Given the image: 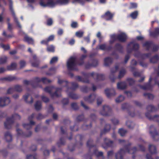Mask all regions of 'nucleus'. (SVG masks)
<instances>
[{
	"label": "nucleus",
	"mask_w": 159,
	"mask_h": 159,
	"mask_svg": "<svg viewBox=\"0 0 159 159\" xmlns=\"http://www.w3.org/2000/svg\"><path fill=\"white\" fill-rule=\"evenodd\" d=\"M0 46L5 50H7L9 48V47L8 45H5L3 44H1L0 45Z\"/></svg>",
	"instance_id": "2f4dec72"
},
{
	"label": "nucleus",
	"mask_w": 159,
	"mask_h": 159,
	"mask_svg": "<svg viewBox=\"0 0 159 159\" xmlns=\"http://www.w3.org/2000/svg\"><path fill=\"white\" fill-rule=\"evenodd\" d=\"M17 132L18 134H20L22 133V131L19 129H17Z\"/></svg>",
	"instance_id": "052dcab7"
},
{
	"label": "nucleus",
	"mask_w": 159,
	"mask_h": 159,
	"mask_svg": "<svg viewBox=\"0 0 159 159\" xmlns=\"http://www.w3.org/2000/svg\"><path fill=\"white\" fill-rule=\"evenodd\" d=\"M68 2V0H59L57 1V3L61 4H65L67 3Z\"/></svg>",
	"instance_id": "393cba45"
},
{
	"label": "nucleus",
	"mask_w": 159,
	"mask_h": 159,
	"mask_svg": "<svg viewBox=\"0 0 159 159\" xmlns=\"http://www.w3.org/2000/svg\"><path fill=\"white\" fill-rule=\"evenodd\" d=\"M40 81H42V82L45 83H49L51 82V80L45 77L42 78Z\"/></svg>",
	"instance_id": "a878e982"
},
{
	"label": "nucleus",
	"mask_w": 159,
	"mask_h": 159,
	"mask_svg": "<svg viewBox=\"0 0 159 159\" xmlns=\"http://www.w3.org/2000/svg\"><path fill=\"white\" fill-rule=\"evenodd\" d=\"M117 39L120 41L123 42L126 39L127 36L125 33L123 32L120 33L119 35L113 34L111 36L110 43H112L115 40Z\"/></svg>",
	"instance_id": "7ed1b4c3"
},
{
	"label": "nucleus",
	"mask_w": 159,
	"mask_h": 159,
	"mask_svg": "<svg viewBox=\"0 0 159 159\" xmlns=\"http://www.w3.org/2000/svg\"><path fill=\"white\" fill-rule=\"evenodd\" d=\"M113 16V14L111 13L109 11H107L106 13L104 16L105 19L107 20H109L111 19L112 18Z\"/></svg>",
	"instance_id": "9d476101"
},
{
	"label": "nucleus",
	"mask_w": 159,
	"mask_h": 159,
	"mask_svg": "<svg viewBox=\"0 0 159 159\" xmlns=\"http://www.w3.org/2000/svg\"><path fill=\"white\" fill-rule=\"evenodd\" d=\"M55 47L52 45L48 46L47 47L48 51L51 52H53L54 51Z\"/></svg>",
	"instance_id": "dca6fc26"
},
{
	"label": "nucleus",
	"mask_w": 159,
	"mask_h": 159,
	"mask_svg": "<svg viewBox=\"0 0 159 159\" xmlns=\"http://www.w3.org/2000/svg\"><path fill=\"white\" fill-rule=\"evenodd\" d=\"M23 99L26 102L31 103L33 102L32 97L29 95L26 94L23 97Z\"/></svg>",
	"instance_id": "0eeeda50"
},
{
	"label": "nucleus",
	"mask_w": 159,
	"mask_h": 159,
	"mask_svg": "<svg viewBox=\"0 0 159 159\" xmlns=\"http://www.w3.org/2000/svg\"><path fill=\"white\" fill-rule=\"evenodd\" d=\"M84 32L82 31H77L75 33V35L79 38H81L82 37Z\"/></svg>",
	"instance_id": "4be33fe9"
},
{
	"label": "nucleus",
	"mask_w": 159,
	"mask_h": 159,
	"mask_svg": "<svg viewBox=\"0 0 159 159\" xmlns=\"http://www.w3.org/2000/svg\"><path fill=\"white\" fill-rule=\"evenodd\" d=\"M112 121L113 123L115 124V125H117L119 123V121L117 119H114L112 120Z\"/></svg>",
	"instance_id": "49530a36"
},
{
	"label": "nucleus",
	"mask_w": 159,
	"mask_h": 159,
	"mask_svg": "<svg viewBox=\"0 0 159 159\" xmlns=\"http://www.w3.org/2000/svg\"><path fill=\"white\" fill-rule=\"evenodd\" d=\"M63 33V31L62 29H59L58 31V34L59 35H61Z\"/></svg>",
	"instance_id": "3c124183"
},
{
	"label": "nucleus",
	"mask_w": 159,
	"mask_h": 159,
	"mask_svg": "<svg viewBox=\"0 0 159 159\" xmlns=\"http://www.w3.org/2000/svg\"><path fill=\"white\" fill-rule=\"evenodd\" d=\"M136 150L134 148L130 149L128 147L125 148L124 149H121L116 155V159H123V155L126 152H128L130 154L134 153Z\"/></svg>",
	"instance_id": "f257e3e1"
},
{
	"label": "nucleus",
	"mask_w": 159,
	"mask_h": 159,
	"mask_svg": "<svg viewBox=\"0 0 159 159\" xmlns=\"http://www.w3.org/2000/svg\"><path fill=\"white\" fill-rule=\"evenodd\" d=\"M101 33L100 32H98L97 35V37L99 38L100 39L101 38Z\"/></svg>",
	"instance_id": "69168bd1"
},
{
	"label": "nucleus",
	"mask_w": 159,
	"mask_h": 159,
	"mask_svg": "<svg viewBox=\"0 0 159 159\" xmlns=\"http://www.w3.org/2000/svg\"><path fill=\"white\" fill-rule=\"evenodd\" d=\"M96 154L98 156H102L103 153L101 152L96 151L95 152Z\"/></svg>",
	"instance_id": "a18cd8bd"
},
{
	"label": "nucleus",
	"mask_w": 159,
	"mask_h": 159,
	"mask_svg": "<svg viewBox=\"0 0 159 159\" xmlns=\"http://www.w3.org/2000/svg\"><path fill=\"white\" fill-rule=\"evenodd\" d=\"M102 102V98H99L98 99H97V104L99 105L101 104Z\"/></svg>",
	"instance_id": "79ce46f5"
},
{
	"label": "nucleus",
	"mask_w": 159,
	"mask_h": 159,
	"mask_svg": "<svg viewBox=\"0 0 159 159\" xmlns=\"http://www.w3.org/2000/svg\"><path fill=\"white\" fill-rule=\"evenodd\" d=\"M40 4L43 7H53L55 5L56 2L53 0H40Z\"/></svg>",
	"instance_id": "20e7f679"
},
{
	"label": "nucleus",
	"mask_w": 159,
	"mask_h": 159,
	"mask_svg": "<svg viewBox=\"0 0 159 159\" xmlns=\"http://www.w3.org/2000/svg\"><path fill=\"white\" fill-rule=\"evenodd\" d=\"M13 17H14V20L15 21V22H16V23L17 24V26L19 28H20V29L21 28V25H20V23L18 22L16 17L15 16V15L13 13Z\"/></svg>",
	"instance_id": "cd10ccee"
},
{
	"label": "nucleus",
	"mask_w": 159,
	"mask_h": 159,
	"mask_svg": "<svg viewBox=\"0 0 159 159\" xmlns=\"http://www.w3.org/2000/svg\"><path fill=\"white\" fill-rule=\"evenodd\" d=\"M118 67L117 66H116L115 67L113 68L111 70V74H113V73L116 72L118 70Z\"/></svg>",
	"instance_id": "e433bc0d"
},
{
	"label": "nucleus",
	"mask_w": 159,
	"mask_h": 159,
	"mask_svg": "<svg viewBox=\"0 0 159 159\" xmlns=\"http://www.w3.org/2000/svg\"><path fill=\"white\" fill-rule=\"evenodd\" d=\"M10 102V100L8 98H0V107H2L8 104Z\"/></svg>",
	"instance_id": "423d86ee"
},
{
	"label": "nucleus",
	"mask_w": 159,
	"mask_h": 159,
	"mask_svg": "<svg viewBox=\"0 0 159 159\" xmlns=\"http://www.w3.org/2000/svg\"><path fill=\"white\" fill-rule=\"evenodd\" d=\"M117 87L118 89H125L126 87V84L125 82H120L117 84Z\"/></svg>",
	"instance_id": "f8f14e48"
},
{
	"label": "nucleus",
	"mask_w": 159,
	"mask_h": 159,
	"mask_svg": "<svg viewBox=\"0 0 159 159\" xmlns=\"http://www.w3.org/2000/svg\"><path fill=\"white\" fill-rule=\"evenodd\" d=\"M112 62L111 59L109 57L106 58L104 60V65L106 66H107Z\"/></svg>",
	"instance_id": "ddd939ff"
},
{
	"label": "nucleus",
	"mask_w": 159,
	"mask_h": 159,
	"mask_svg": "<svg viewBox=\"0 0 159 159\" xmlns=\"http://www.w3.org/2000/svg\"><path fill=\"white\" fill-rule=\"evenodd\" d=\"M42 99L43 101L45 102H47L48 101V99L45 97H42Z\"/></svg>",
	"instance_id": "8fccbe9b"
},
{
	"label": "nucleus",
	"mask_w": 159,
	"mask_h": 159,
	"mask_svg": "<svg viewBox=\"0 0 159 159\" xmlns=\"http://www.w3.org/2000/svg\"><path fill=\"white\" fill-rule=\"evenodd\" d=\"M15 90L18 92H20L22 90V89L21 86L17 85L15 87Z\"/></svg>",
	"instance_id": "f704fd0d"
},
{
	"label": "nucleus",
	"mask_w": 159,
	"mask_h": 159,
	"mask_svg": "<svg viewBox=\"0 0 159 159\" xmlns=\"http://www.w3.org/2000/svg\"><path fill=\"white\" fill-rule=\"evenodd\" d=\"M113 152L112 151H110L108 152L107 154L108 157H111L113 154Z\"/></svg>",
	"instance_id": "4d7b16f0"
},
{
	"label": "nucleus",
	"mask_w": 159,
	"mask_h": 159,
	"mask_svg": "<svg viewBox=\"0 0 159 159\" xmlns=\"http://www.w3.org/2000/svg\"><path fill=\"white\" fill-rule=\"evenodd\" d=\"M20 119V116L17 114H15L13 115L11 118H8L7 119L6 121L4 123V125L6 128H9L10 125L13 122L14 120H19Z\"/></svg>",
	"instance_id": "f03ea898"
},
{
	"label": "nucleus",
	"mask_w": 159,
	"mask_h": 159,
	"mask_svg": "<svg viewBox=\"0 0 159 159\" xmlns=\"http://www.w3.org/2000/svg\"><path fill=\"white\" fill-rule=\"evenodd\" d=\"M27 159H34V157L31 155H28L27 156Z\"/></svg>",
	"instance_id": "6e6d98bb"
},
{
	"label": "nucleus",
	"mask_w": 159,
	"mask_h": 159,
	"mask_svg": "<svg viewBox=\"0 0 159 159\" xmlns=\"http://www.w3.org/2000/svg\"><path fill=\"white\" fill-rule=\"evenodd\" d=\"M95 98L96 95L94 94H93L89 97L85 98V100L89 102H91L94 100Z\"/></svg>",
	"instance_id": "6e6552de"
},
{
	"label": "nucleus",
	"mask_w": 159,
	"mask_h": 159,
	"mask_svg": "<svg viewBox=\"0 0 159 159\" xmlns=\"http://www.w3.org/2000/svg\"><path fill=\"white\" fill-rule=\"evenodd\" d=\"M20 66L21 68H23L26 65V62L24 61H21L20 62Z\"/></svg>",
	"instance_id": "7c9ffc66"
},
{
	"label": "nucleus",
	"mask_w": 159,
	"mask_h": 159,
	"mask_svg": "<svg viewBox=\"0 0 159 159\" xmlns=\"http://www.w3.org/2000/svg\"><path fill=\"white\" fill-rule=\"evenodd\" d=\"M151 43L148 42H147L145 43L143 45V46L146 47V48H148L150 46Z\"/></svg>",
	"instance_id": "ea45409f"
},
{
	"label": "nucleus",
	"mask_w": 159,
	"mask_h": 159,
	"mask_svg": "<svg viewBox=\"0 0 159 159\" xmlns=\"http://www.w3.org/2000/svg\"><path fill=\"white\" fill-rule=\"evenodd\" d=\"M7 58L5 56H4L0 58V64H2L6 62Z\"/></svg>",
	"instance_id": "b1692460"
},
{
	"label": "nucleus",
	"mask_w": 159,
	"mask_h": 159,
	"mask_svg": "<svg viewBox=\"0 0 159 159\" xmlns=\"http://www.w3.org/2000/svg\"><path fill=\"white\" fill-rule=\"evenodd\" d=\"M124 99L125 98L124 96L120 95L116 99V101L117 102H119L123 101Z\"/></svg>",
	"instance_id": "aec40b11"
},
{
	"label": "nucleus",
	"mask_w": 159,
	"mask_h": 159,
	"mask_svg": "<svg viewBox=\"0 0 159 159\" xmlns=\"http://www.w3.org/2000/svg\"><path fill=\"white\" fill-rule=\"evenodd\" d=\"M13 91V89L12 88H10V89H9L8 91H7V93H11V92Z\"/></svg>",
	"instance_id": "bf43d9fd"
},
{
	"label": "nucleus",
	"mask_w": 159,
	"mask_h": 159,
	"mask_svg": "<svg viewBox=\"0 0 159 159\" xmlns=\"http://www.w3.org/2000/svg\"><path fill=\"white\" fill-rule=\"evenodd\" d=\"M158 57L157 56H156L153 57V58H152L151 59L150 61L154 63V62H155L157 61L158 59Z\"/></svg>",
	"instance_id": "72a5a7b5"
},
{
	"label": "nucleus",
	"mask_w": 159,
	"mask_h": 159,
	"mask_svg": "<svg viewBox=\"0 0 159 159\" xmlns=\"http://www.w3.org/2000/svg\"><path fill=\"white\" fill-rule=\"evenodd\" d=\"M143 39V37L142 36H138L137 37V39L138 40H140Z\"/></svg>",
	"instance_id": "338daca9"
},
{
	"label": "nucleus",
	"mask_w": 159,
	"mask_h": 159,
	"mask_svg": "<svg viewBox=\"0 0 159 159\" xmlns=\"http://www.w3.org/2000/svg\"><path fill=\"white\" fill-rule=\"evenodd\" d=\"M110 109V107L108 106H105L103 107V110L105 112L109 111Z\"/></svg>",
	"instance_id": "473e14b6"
},
{
	"label": "nucleus",
	"mask_w": 159,
	"mask_h": 159,
	"mask_svg": "<svg viewBox=\"0 0 159 159\" xmlns=\"http://www.w3.org/2000/svg\"><path fill=\"white\" fill-rule=\"evenodd\" d=\"M149 150L152 153H154L156 152V149L155 146L153 145H150L149 146Z\"/></svg>",
	"instance_id": "4468645a"
},
{
	"label": "nucleus",
	"mask_w": 159,
	"mask_h": 159,
	"mask_svg": "<svg viewBox=\"0 0 159 159\" xmlns=\"http://www.w3.org/2000/svg\"><path fill=\"white\" fill-rule=\"evenodd\" d=\"M128 81L130 84H131L132 83L134 82V80L131 78H129V79H128Z\"/></svg>",
	"instance_id": "864d4df0"
},
{
	"label": "nucleus",
	"mask_w": 159,
	"mask_h": 159,
	"mask_svg": "<svg viewBox=\"0 0 159 159\" xmlns=\"http://www.w3.org/2000/svg\"><path fill=\"white\" fill-rule=\"evenodd\" d=\"M138 13L137 11H135L131 14L130 16L132 18L135 19L137 16Z\"/></svg>",
	"instance_id": "bb28decb"
},
{
	"label": "nucleus",
	"mask_w": 159,
	"mask_h": 159,
	"mask_svg": "<svg viewBox=\"0 0 159 159\" xmlns=\"http://www.w3.org/2000/svg\"><path fill=\"white\" fill-rule=\"evenodd\" d=\"M54 36L53 35H51L47 39V41L48 42L50 41H52L54 39Z\"/></svg>",
	"instance_id": "a19ab883"
},
{
	"label": "nucleus",
	"mask_w": 159,
	"mask_h": 159,
	"mask_svg": "<svg viewBox=\"0 0 159 159\" xmlns=\"http://www.w3.org/2000/svg\"><path fill=\"white\" fill-rule=\"evenodd\" d=\"M54 89L52 87H49L46 88L44 89V91L50 93Z\"/></svg>",
	"instance_id": "412c9836"
},
{
	"label": "nucleus",
	"mask_w": 159,
	"mask_h": 159,
	"mask_svg": "<svg viewBox=\"0 0 159 159\" xmlns=\"http://www.w3.org/2000/svg\"><path fill=\"white\" fill-rule=\"evenodd\" d=\"M34 122L32 121H31L30 122V124H23V126L26 129H29L31 128V125H34Z\"/></svg>",
	"instance_id": "6ab92c4d"
},
{
	"label": "nucleus",
	"mask_w": 159,
	"mask_h": 159,
	"mask_svg": "<svg viewBox=\"0 0 159 159\" xmlns=\"http://www.w3.org/2000/svg\"><path fill=\"white\" fill-rule=\"evenodd\" d=\"M100 49H102V50H104L105 49L106 46L104 44H102L101 45H100L99 46Z\"/></svg>",
	"instance_id": "09e8293b"
},
{
	"label": "nucleus",
	"mask_w": 159,
	"mask_h": 159,
	"mask_svg": "<svg viewBox=\"0 0 159 159\" xmlns=\"http://www.w3.org/2000/svg\"><path fill=\"white\" fill-rule=\"evenodd\" d=\"M58 58L57 57H53L50 61V63L52 64L55 63L57 61Z\"/></svg>",
	"instance_id": "c85d7f7f"
},
{
	"label": "nucleus",
	"mask_w": 159,
	"mask_h": 159,
	"mask_svg": "<svg viewBox=\"0 0 159 159\" xmlns=\"http://www.w3.org/2000/svg\"><path fill=\"white\" fill-rule=\"evenodd\" d=\"M155 32L157 34H159V28H156L155 29Z\"/></svg>",
	"instance_id": "0e129e2a"
},
{
	"label": "nucleus",
	"mask_w": 159,
	"mask_h": 159,
	"mask_svg": "<svg viewBox=\"0 0 159 159\" xmlns=\"http://www.w3.org/2000/svg\"><path fill=\"white\" fill-rule=\"evenodd\" d=\"M144 95L147 96L150 99H152L153 98V95L152 94H145Z\"/></svg>",
	"instance_id": "de8ad7c7"
},
{
	"label": "nucleus",
	"mask_w": 159,
	"mask_h": 159,
	"mask_svg": "<svg viewBox=\"0 0 159 159\" xmlns=\"http://www.w3.org/2000/svg\"><path fill=\"white\" fill-rule=\"evenodd\" d=\"M150 133L152 134L153 137H155V138H158V135L157 134L156 130H155L154 133L150 132Z\"/></svg>",
	"instance_id": "58836bf2"
},
{
	"label": "nucleus",
	"mask_w": 159,
	"mask_h": 159,
	"mask_svg": "<svg viewBox=\"0 0 159 159\" xmlns=\"http://www.w3.org/2000/svg\"><path fill=\"white\" fill-rule=\"evenodd\" d=\"M75 43V40L73 39H72L69 42V43L70 44L72 45L73 44Z\"/></svg>",
	"instance_id": "603ef678"
},
{
	"label": "nucleus",
	"mask_w": 159,
	"mask_h": 159,
	"mask_svg": "<svg viewBox=\"0 0 159 159\" xmlns=\"http://www.w3.org/2000/svg\"><path fill=\"white\" fill-rule=\"evenodd\" d=\"M17 66V64L15 63H12L11 66V68H9V70H13L16 68Z\"/></svg>",
	"instance_id": "c756f323"
},
{
	"label": "nucleus",
	"mask_w": 159,
	"mask_h": 159,
	"mask_svg": "<svg viewBox=\"0 0 159 159\" xmlns=\"http://www.w3.org/2000/svg\"><path fill=\"white\" fill-rule=\"evenodd\" d=\"M126 132L127 131L125 130L122 129H120L119 130V133L121 136L124 135Z\"/></svg>",
	"instance_id": "5701e85b"
},
{
	"label": "nucleus",
	"mask_w": 159,
	"mask_h": 159,
	"mask_svg": "<svg viewBox=\"0 0 159 159\" xmlns=\"http://www.w3.org/2000/svg\"><path fill=\"white\" fill-rule=\"evenodd\" d=\"M111 91V90L109 89H107L105 90V93L107 97H109L110 95V93Z\"/></svg>",
	"instance_id": "c9c22d12"
},
{
	"label": "nucleus",
	"mask_w": 159,
	"mask_h": 159,
	"mask_svg": "<svg viewBox=\"0 0 159 159\" xmlns=\"http://www.w3.org/2000/svg\"><path fill=\"white\" fill-rule=\"evenodd\" d=\"M61 89L60 88H57L56 89V92L55 93L54 95H56L57 96H58V95L57 94V92H59V91H60Z\"/></svg>",
	"instance_id": "680f3d73"
},
{
	"label": "nucleus",
	"mask_w": 159,
	"mask_h": 159,
	"mask_svg": "<svg viewBox=\"0 0 159 159\" xmlns=\"http://www.w3.org/2000/svg\"><path fill=\"white\" fill-rule=\"evenodd\" d=\"M52 20L51 18L49 19L47 21V25H51L52 24Z\"/></svg>",
	"instance_id": "4c0bfd02"
},
{
	"label": "nucleus",
	"mask_w": 159,
	"mask_h": 159,
	"mask_svg": "<svg viewBox=\"0 0 159 159\" xmlns=\"http://www.w3.org/2000/svg\"><path fill=\"white\" fill-rule=\"evenodd\" d=\"M48 43L47 39L45 40H42L41 41V44H47Z\"/></svg>",
	"instance_id": "13d9d810"
},
{
	"label": "nucleus",
	"mask_w": 159,
	"mask_h": 159,
	"mask_svg": "<svg viewBox=\"0 0 159 159\" xmlns=\"http://www.w3.org/2000/svg\"><path fill=\"white\" fill-rule=\"evenodd\" d=\"M5 136L6 140L7 142H9L11 140V136L9 133H7L5 135Z\"/></svg>",
	"instance_id": "a211bd4d"
},
{
	"label": "nucleus",
	"mask_w": 159,
	"mask_h": 159,
	"mask_svg": "<svg viewBox=\"0 0 159 159\" xmlns=\"http://www.w3.org/2000/svg\"><path fill=\"white\" fill-rule=\"evenodd\" d=\"M71 26L73 28L76 27L77 26V24L76 22H73L71 24Z\"/></svg>",
	"instance_id": "37998d69"
},
{
	"label": "nucleus",
	"mask_w": 159,
	"mask_h": 159,
	"mask_svg": "<svg viewBox=\"0 0 159 159\" xmlns=\"http://www.w3.org/2000/svg\"><path fill=\"white\" fill-rule=\"evenodd\" d=\"M16 50H13V51H11L10 52V54L11 55H13V54H16Z\"/></svg>",
	"instance_id": "5fc2aeb1"
},
{
	"label": "nucleus",
	"mask_w": 159,
	"mask_h": 159,
	"mask_svg": "<svg viewBox=\"0 0 159 159\" xmlns=\"http://www.w3.org/2000/svg\"><path fill=\"white\" fill-rule=\"evenodd\" d=\"M35 108L37 110H39L41 108V103L40 102L37 101L35 104Z\"/></svg>",
	"instance_id": "2eb2a0df"
},
{
	"label": "nucleus",
	"mask_w": 159,
	"mask_h": 159,
	"mask_svg": "<svg viewBox=\"0 0 159 159\" xmlns=\"http://www.w3.org/2000/svg\"><path fill=\"white\" fill-rule=\"evenodd\" d=\"M5 70V69L3 68H0V73H2L4 72Z\"/></svg>",
	"instance_id": "e2e57ef3"
},
{
	"label": "nucleus",
	"mask_w": 159,
	"mask_h": 159,
	"mask_svg": "<svg viewBox=\"0 0 159 159\" xmlns=\"http://www.w3.org/2000/svg\"><path fill=\"white\" fill-rule=\"evenodd\" d=\"M139 45L137 43H131L128 44V48H132L133 49H137L139 48Z\"/></svg>",
	"instance_id": "9b49d317"
},
{
	"label": "nucleus",
	"mask_w": 159,
	"mask_h": 159,
	"mask_svg": "<svg viewBox=\"0 0 159 159\" xmlns=\"http://www.w3.org/2000/svg\"><path fill=\"white\" fill-rule=\"evenodd\" d=\"M24 40L29 44H33L34 43V40L32 38L26 35L25 36Z\"/></svg>",
	"instance_id": "1a4fd4ad"
},
{
	"label": "nucleus",
	"mask_w": 159,
	"mask_h": 159,
	"mask_svg": "<svg viewBox=\"0 0 159 159\" xmlns=\"http://www.w3.org/2000/svg\"><path fill=\"white\" fill-rule=\"evenodd\" d=\"M126 73V71L124 69H122L120 70L119 75L118 76L119 78H120L123 77Z\"/></svg>",
	"instance_id": "f3484780"
},
{
	"label": "nucleus",
	"mask_w": 159,
	"mask_h": 159,
	"mask_svg": "<svg viewBox=\"0 0 159 159\" xmlns=\"http://www.w3.org/2000/svg\"><path fill=\"white\" fill-rule=\"evenodd\" d=\"M44 154L45 155H48L49 154V152L48 150H45L44 152Z\"/></svg>",
	"instance_id": "774afa93"
},
{
	"label": "nucleus",
	"mask_w": 159,
	"mask_h": 159,
	"mask_svg": "<svg viewBox=\"0 0 159 159\" xmlns=\"http://www.w3.org/2000/svg\"><path fill=\"white\" fill-rule=\"evenodd\" d=\"M137 4L135 3H131V8H135L137 7Z\"/></svg>",
	"instance_id": "c03bdc74"
},
{
	"label": "nucleus",
	"mask_w": 159,
	"mask_h": 159,
	"mask_svg": "<svg viewBox=\"0 0 159 159\" xmlns=\"http://www.w3.org/2000/svg\"><path fill=\"white\" fill-rule=\"evenodd\" d=\"M75 58L74 57H71L70 58L67 62V67L70 70H73L76 66Z\"/></svg>",
	"instance_id": "39448f33"
}]
</instances>
